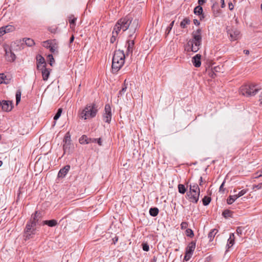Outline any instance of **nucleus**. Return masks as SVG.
Instances as JSON below:
<instances>
[{
    "instance_id": "1",
    "label": "nucleus",
    "mask_w": 262,
    "mask_h": 262,
    "mask_svg": "<svg viewBox=\"0 0 262 262\" xmlns=\"http://www.w3.org/2000/svg\"><path fill=\"white\" fill-rule=\"evenodd\" d=\"M138 19H133L130 16H126L119 19L114 27L112 32L114 38L117 37L120 32H123L128 29L130 35L134 34L138 27Z\"/></svg>"
},
{
    "instance_id": "2",
    "label": "nucleus",
    "mask_w": 262,
    "mask_h": 262,
    "mask_svg": "<svg viewBox=\"0 0 262 262\" xmlns=\"http://www.w3.org/2000/svg\"><path fill=\"white\" fill-rule=\"evenodd\" d=\"M192 38L188 41L185 49L189 52H196L200 49L202 42V30L198 29L192 34Z\"/></svg>"
},
{
    "instance_id": "3",
    "label": "nucleus",
    "mask_w": 262,
    "mask_h": 262,
    "mask_svg": "<svg viewBox=\"0 0 262 262\" xmlns=\"http://www.w3.org/2000/svg\"><path fill=\"white\" fill-rule=\"evenodd\" d=\"M125 54L122 50H116L112 59V69L113 73L117 72L124 63Z\"/></svg>"
},
{
    "instance_id": "4",
    "label": "nucleus",
    "mask_w": 262,
    "mask_h": 262,
    "mask_svg": "<svg viewBox=\"0 0 262 262\" xmlns=\"http://www.w3.org/2000/svg\"><path fill=\"white\" fill-rule=\"evenodd\" d=\"M98 112L97 105L93 103L87 104L81 111H79V117L84 120L94 118Z\"/></svg>"
},
{
    "instance_id": "5",
    "label": "nucleus",
    "mask_w": 262,
    "mask_h": 262,
    "mask_svg": "<svg viewBox=\"0 0 262 262\" xmlns=\"http://www.w3.org/2000/svg\"><path fill=\"white\" fill-rule=\"evenodd\" d=\"M200 190L199 186L196 183H192L189 185V190L187 192L189 200L196 203L199 199Z\"/></svg>"
},
{
    "instance_id": "6",
    "label": "nucleus",
    "mask_w": 262,
    "mask_h": 262,
    "mask_svg": "<svg viewBox=\"0 0 262 262\" xmlns=\"http://www.w3.org/2000/svg\"><path fill=\"white\" fill-rule=\"evenodd\" d=\"M37 225V221L33 222H28L26 225L24 232V237L25 240H28L32 238L35 234V227Z\"/></svg>"
},
{
    "instance_id": "7",
    "label": "nucleus",
    "mask_w": 262,
    "mask_h": 262,
    "mask_svg": "<svg viewBox=\"0 0 262 262\" xmlns=\"http://www.w3.org/2000/svg\"><path fill=\"white\" fill-rule=\"evenodd\" d=\"M257 92L255 86L253 84H245L240 88V93L244 96H250L254 95Z\"/></svg>"
},
{
    "instance_id": "8",
    "label": "nucleus",
    "mask_w": 262,
    "mask_h": 262,
    "mask_svg": "<svg viewBox=\"0 0 262 262\" xmlns=\"http://www.w3.org/2000/svg\"><path fill=\"white\" fill-rule=\"evenodd\" d=\"M63 142V149L64 152H70V150L73 148V145L71 142V135L69 132L66 134Z\"/></svg>"
},
{
    "instance_id": "9",
    "label": "nucleus",
    "mask_w": 262,
    "mask_h": 262,
    "mask_svg": "<svg viewBox=\"0 0 262 262\" xmlns=\"http://www.w3.org/2000/svg\"><path fill=\"white\" fill-rule=\"evenodd\" d=\"M229 35L230 39L231 41H235L241 37L240 32L235 28H231L227 31Z\"/></svg>"
},
{
    "instance_id": "10",
    "label": "nucleus",
    "mask_w": 262,
    "mask_h": 262,
    "mask_svg": "<svg viewBox=\"0 0 262 262\" xmlns=\"http://www.w3.org/2000/svg\"><path fill=\"white\" fill-rule=\"evenodd\" d=\"M111 108L109 104H106L104 108V113L103 115V120L107 123H110L112 119Z\"/></svg>"
},
{
    "instance_id": "11",
    "label": "nucleus",
    "mask_w": 262,
    "mask_h": 262,
    "mask_svg": "<svg viewBox=\"0 0 262 262\" xmlns=\"http://www.w3.org/2000/svg\"><path fill=\"white\" fill-rule=\"evenodd\" d=\"M5 58L9 62H13L16 59L15 54L12 52L10 49H5Z\"/></svg>"
},
{
    "instance_id": "12",
    "label": "nucleus",
    "mask_w": 262,
    "mask_h": 262,
    "mask_svg": "<svg viewBox=\"0 0 262 262\" xmlns=\"http://www.w3.org/2000/svg\"><path fill=\"white\" fill-rule=\"evenodd\" d=\"M1 104L3 110L4 111L9 112L12 109V103L10 101L3 100Z\"/></svg>"
},
{
    "instance_id": "13",
    "label": "nucleus",
    "mask_w": 262,
    "mask_h": 262,
    "mask_svg": "<svg viewBox=\"0 0 262 262\" xmlns=\"http://www.w3.org/2000/svg\"><path fill=\"white\" fill-rule=\"evenodd\" d=\"M14 30V27L11 25H8L0 28V36H2L5 34L12 32Z\"/></svg>"
},
{
    "instance_id": "14",
    "label": "nucleus",
    "mask_w": 262,
    "mask_h": 262,
    "mask_svg": "<svg viewBox=\"0 0 262 262\" xmlns=\"http://www.w3.org/2000/svg\"><path fill=\"white\" fill-rule=\"evenodd\" d=\"M201 55L200 54H196L194 57H192L191 61L193 65L196 67L199 68L201 65Z\"/></svg>"
},
{
    "instance_id": "15",
    "label": "nucleus",
    "mask_w": 262,
    "mask_h": 262,
    "mask_svg": "<svg viewBox=\"0 0 262 262\" xmlns=\"http://www.w3.org/2000/svg\"><path fill=\"white\" fill-rule=\"evenodd\" d=\"M70 166L69 165L65 166L63 168L61 169L58 174V177H64L69 171Z\"/></svg>"
},
{
    "instance_id": "16",
    "label": "nucleus",
    "mask_w": 262,
    "mask_h": 262,
    "mask_svg": "<svg viewBox=\"0 0 262 262\" xmlns=\"http://www.w3.org/2000/svg\"><path fill=\"white\" fill-rule=\"evenodd\" d=\"M57 224L58 223L56 220H46L43 221V225H47L51 227H55Z\"/></svg>"
},
{
    "instance_id": "17",
    "label": "nucleus",
    "mask_w": 262,
    "mask_h": 262,
    "mask_svg": "<svg viewBox=\"0 0 262 262\" xmlns=\"http://www.w3.org/2000/svg\"><path fill=\"white\" fill-rule=\"evenodd\" d=\"M41 72L43 80L44 81L47 80L50 74V71L43 67L41 69Z\"/></svg>"
},
{
    "instance_id": "18",
    "label": "nucleus",
    "mask_w": 262,
    "mask_h": 262,
    "mask_svg": "<svg viewBox=\"0 0 262 262\" xmlns=\"http://www.w3.org/2000/svg\"><path fill=\"white\" fill-rule=\"evenodd\" d=\"M234 244V235L233 233L230 234L229 238L228 239L227 247V249L231 247Z\"/></svg>"
},
{
    "instance_id": "19",
    "label": "nucleus",
    "mask_w": 262,
    "mask_h": 262,
    "mask_svg": "<svg viewBox=\"0 0 262 262\" xmlns=\"http://www.w3.org/2000/svg\"><path fill=\"white\" fill-rule=\"evenodd\" d=\"M134 45V42L133 40H129L127 42V48L126 51V55L129 54H132L133 49Z\"/></svg>"
},
{
    "instance_id": "20",
    "label": "nucleus",
    "mask_w": 262,
    "mask_h": 262,
    "mask_svg": "<svg viewBox=\"0 0 262 262\" xmlns=\"http://www.w3.org/2000/svg\"><path fill=\"white\" fill-rule=\"evenodd\" d=\"M195 248V243L192 242L189 244L188 245L186 252H188V253H191L192 254L193 252L194 251Z\"/></svg>"
},
{
    "instance_id": "21",
    "label": "nucleus",
    "mask_w": 262,
    "mask_h": 262,
    "mask_svg": "<svg viewBox=\"0 0 262 262\" xmlns=\"http://www.w3.org/2000/svg\"><path fill=\"white\" fill-rule=\"evenodd\" d=\"M23 41L28 47H32L35 45L34 40L30 38H23Z\"/></svg>"
},
{
    "instance_id": "22",
    "label": "nucleus",
    "mask_w": 262,
    "mask_h": 262,
    "mask_svg": "<svg viewBox=\"0 0 262 262\" xmlns=\"http://www.w3.org/2000/svg\"><path fill=\"white\" fill-rule=\"evenodd\" d=\"M90 139L85 135L82 136L79 140V142L81 144H88L90 143Z\"/></svg>"
},
{
    "instance_id": "23",
    "label": "nucleus",
    "mask_w": 262,
    "mask_h": 262,
    "mask_svg": "<svg viewBox=\"0 0 262 262\" xmlns=\"http://www.w3.org/2000/svg\"><path fill=\"white\" fill-rule=\"evenodd\" d=\"M190 23V20L188 18H185L182 20V21L180 23V26L182 28H185L187 27V26L189 25Z\"/></svg>"
},
{
    "instance_id": "24",
    "label": "nucleus",
    "mask_w": 262,
    "mask_h": 262,
    "mask_svg": "<svg viewBox=\"0 0 262 262\" xmlns=\"http://www.w3.org/2000/svg\"><path fill=\"white\" fill-rule=\"evenodd\" d=\"M57 49L58 45L54 40L50 47V50L52 53H55L56 52H57Z\"/></svg>"
},
{
    "instance_id": "25",
    "label": "nucleus",
    "mask_w": 262,
    "mask_h": 262,
    "mask_svg": "<svg viewBox=\"0 0 262 262\" xmlns=\"http://www.w3.org/2000/svg\"><path fill=\"white\" fill-rule=\"evenodd\" d=\"M40 219V213L36 211L35 214L32 216V219H31L29 222H33L34 221H37V223L38 221Z\"/></svg>"
},
{
    "instance_id": "26",
    "label": "nucleus",
    "mask_w": 262,
    "mask_h": 262,
    "mask_svg": "<svg viewBox=\"0 0 262 262\" xmlns=\"http://www.w3.org/2000/svg\"><path fill=\"white\" fill-rule=\"evenodd\" d=\"M237 198L236 194L230 195L227 200V202L228 204H232Z\"/></svg>"
},
{
    "instance_id": "27",
    "label": "nucleus",
    "mask_w": 262,
    "mask_h": 262,
    "mask_svg": "<svg viewBox=\"0 0 262 262\" xmlns=\"http://www.w3.org/2000/svg\"><path fill=\"white\" fill-rule=\"evenodd\" d=\"M217 233V230L215 229H212L208 234V238L210 241H212L215 234Z\"/></svg>"
},
{
    "instance_id": "28",
    "label": "nucleus",
    "mask_w": 262,
    "mask_h": 262,
    "mask_svg": "<svg viewBox=\"0 0 262 262\" xmlns=\"http://www.w3.org/2000/svg\"><path fill=\"white\" fill-rule=\"evenodd\" d=\"M203 12V8L201 6H196L194 9V13L196 15H201Z\"/></svg>"
},
{
    "instance_id": "29",
    "label": "nucleus",
    "mask_w": 262,
    "mask_h": 262,
    "mask_svg": "<svg viewBox=\"0 0 262 262\" xmlns=\"http://www.w3.org/2000/svg\"><path fill=\"white\" fill-rule=\"evenodd\" d=\"M159 213V210L157 208H152L149 210V214L150 215L152 216H156L158 215Z\"/></svg>"
},
{
    "instance_id": "30",
    "label": "nucleus",
    "mask_w": 262,
    "mask_h": 262,
    "mask_svg": "<svg viewBox=\"0 0 262 262\" xmlns=\"http://www.w3.org/2000/svg\"><path fill=\"white\" fill-rule=\"evenodd\" d=\"M178 187L179 193L184 194L186 192V188L183 184H179Z\"/></svg>"
},
{
    "instance_id": "31",
    "label": "nucleus",
    "mask_w": 262,
    "mask_h": 262,
    "mask_svg": "<svg viewBox=\"0 0 262 262\" xmlns=\"http://www.w3.org/2000/svg\"><path fill=\"white\" fill-rule=\"evenodd\" d=\"M54 40H47L45 41H43L42 42V46L46 48L49 49L50 48V47L51 45L53 43V42Z\"/></svg>"
},
{
    "instance_id": "32",
    "label": "nucleus",
    "mask_w": 262,
    "mask_h": 262,
    "mask_svg": "<svg viewBox=\"0 0 262 262\" xmlns=\"http://www.w3.org/2000/svg\"><path fill=\"white\" fill-rule=\"evenodd\" d=\"M7 79L4 74H0V84L7 83Z\"/></svg>"
},
{
    "instance_id": "33",
    "label": "nucleus",
    "mask_w": 262,
    "mask_h": 262,
    "mask_svg": "<svg viewBox=\"0 0 262 262\" xmlns=\"http://www.w3.org/2000/svg\"><path fill=\"white\" fill-rule=\"evenodd\" d=\"M174 23V21L173 20L170 24L169 26L166 28V31H165L166 35H168L169 34L170 31L171 30V29L173 26Z\"/></svg>"
},
{
    "instance_id": "34",
    "label": "nucleus",
    "mask_w": 262,
    "mask_h": 262,
    "mask_svg": "<svg viewBox=\"0 0 262 262\" xmlns=\"http://www.w3.org/2000/svg\"><path fill=\"white\" fill-rule=\"evenodd\" d=\"M76 20V18H75L73 16L69 17V23L70 24L71 28H73L75 26V21Z\"/></svg>"
},
{
    "instance_id": "35",
    "label": "nucleus",
    "mask_w": 262,
    "mask_h": 262,
    "mask_svg": "<svg viewBox=\"0 0 262 262\" xmlns=\"http://www.w3.org/2000/svg\"><path fill=\"white\" fill-rule=\"evenodd\" d=\"M16 102L17 104L20 101L21 98V92L20 91H17L16 93Z\"/></svg>"
},
{
    "instance_id": "36",
    "label": "nucleus",
    "mask_w": 262,
    "mask_h": 262,
    "mask_svg": "<svg viewBox=\"0 0 262 262\" xmlns=\"http://www.w3.org/2000/svg\"><path fill=\"white\" fill-rule=\"evenodd\" d=\"M211 201V199L209 197L205 196L203 199V203L205 206L208 205Z\"/></svg>"
},
{
    "instance_id": "37",
    "label": "nucleus",
    "mask_w": 262,
    "mask_h": 262,
    "mask_svg": "<svg viewBox=\"0 0 262 262\" xmlns=\"http://www.w3.org/2000/svg\"><path fill=\"white\" fill-rule=\"evenodd\" d=\"M231 211H230V210H225L223 212V215L225 217H230L231 216Z\"/></svg>"
},
{
    "instance_id": "38",
    "label": "nucleus",
    "mask_w": 262,
    "mask_h": 262,
    "mask_svg": "<svg viewBox=\"0 0 262 262\" xmlns=\"http://www.w3.org/2000/svg\"><path fill=\"white\" fill-rule=\"evenodd\" d=\"M248 192V189H243L240 191L237 194H236L238 198L244 195L245 193Z\"/></svg>"
},
{
    "instance_id": "39",
    "label": "nucleus",
    "mask_w": 262,
    "mask_h": 262,
    "mask_svg": "<svg viewBox=\"0 0 262 262\" xmlns=\"http://www.w3.org/2000/svg\"><path fill=\"white\" fill-rule=\"evenodd\" d=\"M61 113H62V109L61 108H59L58 110V111H57V113L56 114V115H55V116L54 117V120L58 119L60 117V116H61Z\"/></svg>"
},
{
    "instance_id": "40",
    "label": "nucleus",
    "mask_w": 262,
    "mask_h": 262,
    "mask_svg": "<svg viewBox=\"0 0 262 262\" xmlns=\"http://www.w3.org/2000/svg\"><path fill=\"white\" fill-rule=\"evenodd\" d=\"M37 60L38 61V62L40 64L45 63L44 58L40 55L37 56Z\"/></svg>"
},
{
    "instance_id": "41",
    "label": "nucleus",
    "mask_w": 262,
    "mask_h": 262,
    "mask_svg": "<svg viewBox=\"0 0 262 262\" xmlns=\"http://www.w3.org/2000/svg\"><path fill=\"white\" fill-rule=\"evenodd\" d=\"M186 235L188 236L192 237L193 236V232L190 229H187L186 230Z\"/></svg>"
},
{
    "instance_id": "42",
    "label": "nucleus",
    "mask_w": 262,
    "mask_h": 262,
    "mask_svg": "<svg viewBox=\"0 0 262 262\" xmlns=\"http://www.w3.org/2000/svg\"><path fill=\"white\" fill-rule=\"evenodd\" d=\"M48 59L49 60V61H50V64L52 66L54 62V59L52 55H51V54L49 55L48 56Z\"/></svg>"
},
{
    "instance_id": "43",
    "label": "nucleus",
    "mask_w": 262,
    "mask_h": 262,
    "mask_svg": "<svg viewBox=\"0 0 262 262\" xmlns=\"http://www.w3.org/2000/svg\"><path fill=\"white\" fill-rule=\"evenodd\" d=\"M142 248L145 251H148L149 249V246L147 243H143L142 244Z\"/></svg>"
},
{
    "instance_id": "44",
    "label": "nucleus",
    "mask_w": 262,
    "mask_h": 262,
    "mask_svg": "<svg viewBox=\"0 0 262 262\" xmlns=\"http://www.w3.org/2000/svg\"><path fill=\"white\" fill-rule=\"evenodd\" d=\"M191 256H192V254L189 253H188V252H186V254L184 256V259L186 261H188L189 260V259L190 258Z\"/></svg>"
},
{
    "instance_id": "45",
    "label": "nucleus",
    "mask_w": 262,
    "mask_h": 262,
    "mask_svg": "<svg viewBox=\"0 0 262 262\" xmlns=\"http://www.w3.org/2000/svg\"><path fill=\"white\" fill-rule=\"evenodd\" d=\"M260 189H262V183H259L257 185H255L253 186V190Z\"/></svg>"
},
{
    "instance_id": "46",
    "label": "nucleus",
    "mask_w": 262,
    "mask_h": 262,
    "mask_svg": "<svg viewBox=\"0 0 262 262\" xmlns=\"http://www.w3.org/2000/svg\"><path fill=\"white\" fill-rule=\"evenodd\" d=\"M187 227H188V224H187V223H186L185 222H182L181 224V228L182 229H186L187 228Z\"/></svg>"
},
{
    "instance_id": "47",
    "label": "nucleus",
    "mask_w": 262,
    "mask_h": 262,
    "mask_svg": "<svg viewBox=\"0 0 262 262\" xmlns=\"http://www.w3.org/2000/svg\"><path fill=\"white\" fill-rule=\"evenodd\" d=\"M127 89V86L125 84L124 85L123 87L122 88L121 90L119 92L120 94H123L125 92H126Z\"/></svg>"
},
{
    "instance_id": "48",
    "label": "nucleus",
    "mask_w": 262,
    "mask_h": 262,
    "mask_svg": "<svg viewBox=\"0 0 262 262\" xmlns=\"http://www.w3.org/2000/svg\"><path fill=\"white\" fill-rule=\"evenodd\" d=\"M228 6L230 10H232L234 8V6L231 2L229 3Z\"/></svg>"
},
{
    "instance_id": "49",
    "label": "nucleus",
    "mask_w": 262,
    "mask_h": 262,
    "mask_svg": "<svg viewBox=\"0 0 262 262\" xmlns=\"http://www.w3.org/2000/svg\"><path fill=\"white\" fill-rule=\"evenodd\" d=\"M224 184H225V181H224L222 183V184H221V185L220 186V191H224V189L223 188Z\"/></svg>"
},
{
    "instance_id": "50",
    "label": "nucleus",
    "mask_w": 262,
    "mask_h": 262,
    "mask_svg": "<svg viewBox=\"0 0 262 262\" xmlns=\"http://www.w3.org/2000/svg\"><path fill=\"white\" fill-rule=\"evenodd\" d=\"M206 0H199L198 3L200 5H202L206 3Z\"/></svg>"
},
{
    "instance_id": "51",
    "label": "nucleus",
    "mask_w": 262,
    "mask_h": 262,
    "mask_svg": "<svg viewBox=\"0 0 262 262\" xmlns=\"http://www.w3.org/2000/svg\"><path fill=\"white\" fill-rule=\"evenodd\" d=\"M193 22H194V24L195 25H197V26H199L200 25V21L197 20V19H194L193 20Z\"/></svg>"
},
{
    "instance_id": "52",
    "label": "nucleus",
    "mask_w": 262,
    "mask_h": 262,
    "mask_svg": "<svg viewBox=\"0 0 262 262\" xmlns=\"http://www.w3.org/2000/svg\"><path fill=\"white\" fill-rule=\"evenodd\" d=\"M96 142H97V143L99 145H102V142H101V140L100 138H98L97 139V141H96Z\"/></svg>"
},
{
    "instance_id": "53",
    "label": "nucleus",
    "mask_w": 262,
    "mask_h": 262,
    "mask_svg": "<svg viewBox=\"0 0 262 262\" xmlns=\"http://www.w3.org/2000/svg\"><path fill=\"white\" fill-rule=\"evenodd\" d=\"M221 7L222 8H224L225 6V1L224 0H221Z\"/></svg>"
},
{
    "instance_id": "54",
    "label": "nucleus",
    "mask_w": 262,
    "mask_h": 262,
    "mask_svg": "<svg viewBox=\"0 0 262 262\" xmlns=\"http://www.w3.org/2000/svg\"><path fill=\"white\" fill-rule=\"evenodd\" d=\"M242 229H240L239 228H238L236 230V232L238 234H240L242 233Z\"/></svg>"
},
{
    "instance_id": "55",
    "label": "nucleus",
    "mask_w": 262,
    "mask_h": 262,
    "mask_svg": "<svg viewBox=\"0 0 262 262\" xmlns=\"http://www.w3.org/2000/svg\"><path fill=\"white\" fill-rule=\"evenodd\" d=\"M90 141L91 142H96L97 141V139H90Z\"/></svg>"
},
{
    "instance_id": "56",
    "label": "nucleus",
    "mask_w": 262,
    "mask_h": 262,
    "mask_svg": "<svg viewBox=\"0 0 262 262\" xmlns=\"http://www.w3.org/2000/svg\"><path fill=\"white\" fill-rule=\"evenodd\" d=\"M259 101L260 105H262V93L259 96Z\"/></svg>"
},
{
    "instance_id": "57",
    "label": "nucleus",
    "mask_w": 262,
    "mask_h": 262,
    "mask_svg": "<svg viewBox=\"0 0 262 262\" xmlns=\"http://www.w3.org/2000/svg\"><path fill=\"white\" fill-rule=\"evenodd\" d=\"M203 181L202 177H200V185L201 186L202 185V184H203Z\"/></svg>"
},
{
    "instance_id": "58",
    "label": "nucleus",
    "mask_w": 262,
    "mask_h": 262,
    "mask_svg": "<svg viewBox=\"0 0 262 262\" xmlns=\"http://www.w3.org/2000/svg\"><path fill=\"white\" fill-rule=\"evenodd\" d=\"M116 37H115V39H114V36H113H113H112V38H111V42H114V41L116 40Z\"/></svg>"
},
{
    "instance_id": "59",
    "label": "nucleus",
    "mask_w": 262,
    "mask_h": 262,
    "mask_svg": "<svg viewBox=\"0 0 262 262\" xmlns=\"http://www.w3.org/2000/svg\"><path fill=\"white\" fill-rule=\"evenodd\" d=\"M74 37L73 36H72L71 38H70V42H72L74 40Z\"/></svg>"
},
{
    "instance_id": "60",
    "label": "nucleus",
    "mask_w": 262,
    "mask_h": 262,
    "mask_svg": "<svg viewBox=\"0 0 262 262\" xmlns=\"http://www.w3.org/2000/svg\"><path fill=\"white\" fill-rule=\"evenodd\" d=\"M262 176V169H261V174H258L257 176H255V178H259L260 177Z\"/></svg>"
},
{
    "instance_id": "61",
    "label": "nucleus",
    "mask_w": 262,
    "mask_h": 262,
    "mask_svg": "<svg viewBox=\"0 0 262 262\" xmlns=\"http://www.w3.org/2000/svg\"><path fill=\"white\" fill-rule=\"evenodd\" d=\"M261 174V170L260 171H258V172H257L256 173V176H258V174Z\"/></svg>"
},
{
    "instance_id": "62",
    "label": "nucleus",
    "mask_w": 262,
    "mask_h": 262,
    "mask_svg": "<svg viewBox=\"0 0 262 262\" xmlns=\"http://www.w3.org/2000/svg\"><path fill=\"white\" fill-rule=\"evenodd\" d=\"M244 52L246 54H248L249 53V51L248 50H245L244 51Z\"/></svg>"
},
{
    "instance_id": "63",
    "label": "nucleus",
    "mask_w": 262,
    "mask_h": 262,
    "mask_svg": "<svg viewBox=\"0 0 262 262\" xmlns=\"http://www.w3.org/2000/svg\"><path fill=\"white\" fill-rule=\"evenodd\" d=\"M3 164V162L2 161H0V167L2 166Z\"/></svg>"
},
{
    "instance_id": "64",
    "label": "nucleus",
    "mask_w": 262,
    "mask_h": 262,
    "mask_svg": "<svg viewBox=\"0 0 262 262\" xmlns=\"http://www.w3.org/2000/svg\"><path fill=\"white\" fill-rule=\"evenodd\" d=\"M233 192H236V190H233Z\"/></svg>"
}]
</instances>
